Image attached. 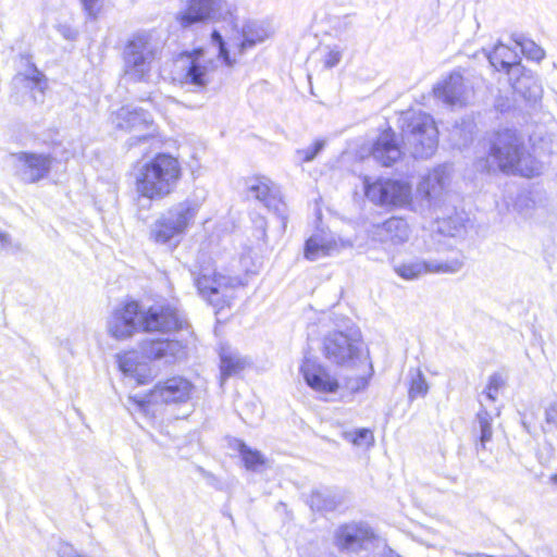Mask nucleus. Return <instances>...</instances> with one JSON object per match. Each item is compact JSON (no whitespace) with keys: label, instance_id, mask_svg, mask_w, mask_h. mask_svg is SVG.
Wrapping results in <instances>:
<instances>
[{"label":"nucleus","instance_id":"1","mask_svg":"<svg viewBox=\"0 0 557 557\" xmlns=\"http://www.w3.org/2000/svg\"><path fill=\"white\" fill-rule=\"evenodd\" d=\"M475 168L481 172L499 170L529 178L543 171V164L528 152L523 136L513 128H502L492 134L488 157L479 159Z\"/></svg>","mask_w":557,"mask_h":557},{"label":"nucleus","instance_id":"2","mask_svg":"<svg viewBox=\"0 0 557 557\" xmlns=\"http://www.w3.org/2000/svg\"><path fill=\"white\" fill-rule=\"evenodd\" d=\"M181 176L182 168L178 160L161 152L138 169L136 190L151 201L162 200L176 189Z\"/></svg>","mask_w":557,"mask_h":557},{"label":"nucleus","instance_id":"3","mask_svg":"<svg viewBox=\"0 0 557 557\" xmlns=\"http://www.w3.org/2000/svg\"><path fill=\"white\" fill-rule=\"evenodd\" d=\"M401 137L405 147L414 159L431 158L438 146V131L433 117L420 110H409L401 114Z\"/></svg>","mask_w":557,"mask_h":557},{"label":"nucleus","instance_id":"4","mask_svg":"<svg viewBox=\"0 0 557 557\" xmlns=\"http://www.w3.org/2000/svg\"><path fill=\"white\" fill-rule=\"evenodd\" d=\"M159 46L148 33L135 34L124 48V73L134 82H148L153 61L158 58Z\"/></svg>","mask_w":557,"mask_h":557},{"label":"nucleus","instance_id":"5","mask_svg":"<svg viewBox=\"0 0 557 557\" xmlns=\"http://www.w3.org/2000/svg\"><path fill=\"white\" fill-rule=\"evenodd\" d=\"M195 389L191 381L181 375H174L156 383L144 397L139 399L129 397V400L147 414L151 405L180 406L189 403Z\"/></svg>","mask_w":557,"mask_h":557},{"label":"nucleus","instance_id":"6","mask_svg":"<svg viewBox=\"0 0 557 557\" xmlns=\"http://www.w3.org/2000/svg\"><path fill=\"white\" fill-rule=\"evenodd\" d=\"M322 352L331 363L351 368L360 359L362 342L359 330L349 326L346 331L329 332L322 341Z\"/></svg>","mask_w":557,"mask_h":557},{"label":"nucleus","instance_id":"7","mask_svg":"<svg viewBox=\"0 0 557 557\" xmlns=\"http://www.w3.org/2000/svg\"><path fill=\"white\" fill-rule=\"evenodd\" d=\"M465 256L460 250L438 255L429 259H411L394 265L395 273L406 281L418 280L425 274H456L465 265Z\"/></svg>","mask_w":557,"mask_h":557},{"label":"nucleus","instance_id":"8","mask_svg":"<svg viewBox=\"0 0 557 557\" xmlns=\"http://www.w3.org/2000/svg\"><path fill=\"white\" fill-rule=\"evenodd\" d=\"M198 206L185 200L171 207L151 227V238L158 244H168L182 236L195 219Z\"/></svg>","mask_w":557,"mask_h":557},{"label":"nucleus","instance_id":"9","mask_svg":"<svg viewBox=\"0 0 557 557\" xmlns=\"http://www.w3.org/2000/svg\"><path fill=\"white\" fill-rule=\"evenodd\" d=\"M198 206L185 200L171 207L151 227V238L158 244H168L182 236L195 219Z\"/></svg>","mask_w":557,"mask_h":557},{"label":"nucleus","instance_id":"10","mask_svg":"<svg viewBox=\"0 0 557 557\" xmlns=\"http://www.w3.org/2000/svg\"><path fill=\"white\" fill-rule=\"evenodd\" d=\"M198 206L185 200L171 207L151 227V238L158 244H168L182 236L195 219Z\"/></svg>","mask_w":557,"mask_h":557},{"label":"nucleus","instance_id":"11","mask_svg":"<svg viewBox=\"0 0 557 557\" xmlns=\"http://www.w3.org/2000/svg\"><path fill=\"white\" fill-rule=\"evenodd\" d=\"M366 197L373 203L382 207H406L411 203V185L397 180H382L374 182L363 177Z\"/></svg>","mask_w":557,"mask_h":557},{"label":"nucleus","instance_id":"12","mask_svg":"<svg viewBox=\"0 0 557 557\" xmlns=\"http://www.w3.org/2000/svg\"><path fill=\"white\" fill-rule=\"evenodd\" d=\"M175 79L182 85H189L195 91H201L210 83L212 62L205 58L203 49H194L180 54L176 62Z\"/></svg>","mask_w":557,"mask_h":557},{"label":"nucleus","instance_id":"13","mask_svg":"<svg viewBox=\"0 0 557 557\" xmlns=\"http://www.w3.org/2000/svg\"><path fill=\"white\" fill-rule=\"evenodd\" d=\"M374 540L373 529L363 521L344 523L333 534V545L339 554L347 557L369 550Z\"/></svg>","mask_w":557,"mask_h":557},{"label":"nucleus","instance_id":"14","mask_svg":"<svg viewBox=\"0 0 557 557\" xmlns=\"http://www.w3.org/2000/svg\"><path fill=\"white\" fill-rule=\"evenodd\" d=\"M12 86L16 92L28 95L34 103H42L48 89V78L32 61L30 55L22 54Z\"/></svg>","mask_w":557,"mask_h":557},{"label":"nucleus","instance_id":"15","mask_svg":"<svg viewBox=\"0 0 557 557\" xmlns=\"http://www.w3.org/2000/svg\"><path fill=\"white\" fill-rule=\"evenodd\" d=\"M195 284L200 295L207 298L212 306L223 308L231 298L230 292L240 285V280L211 272L206 268L195 277Z\"/></svg>","mask_w":557,"mask_h":557},{"label":"nucleus","instance_id":"16","mask_svg":"<svg viewBox=\"0 0 557 557\" xmlns=\"http://www.w3.org/2000/svg\"><path fill=\"white\" fill-rule=\"evenodd\" d=\"M139 326L146 333H170L183 327V320L176 308L170 305L156 304L141 310Z\"/></svg>","mask_w":557,"mask_h":557},{"label":"nucleus","instance_id":"17","mask_svg":"<svg viewBox=\"0 0 557 557\" xmlns=\"http://www.w3.org/2000/svg\"><path fill=\"white\" fill-rule=\"evenodd\" d=\"M248 196L260 201L269 211L274 212L286 226V205L282 200L280 188L268 177L257 176L246 182Z\"/></svg>","mask_w":557,"mask_h":557},{"label":"nucleus","instance_id":"18","mask_svg":"<svg viewBox=\"0 0 557 557\" xmlns=\"http://www.w3.org/2000/svg\"><path fill=\"white\" fill-rule=\"evenodd\" d=\"M141 309L137 301H127L116 308L108 321V332L115 339L132 337L138 330Z\"/></svg>","mask_w":557,"mask_h":557},{"label":"nucleus","instance_id":"19","mask_svg":"<svg viewBox=\"0 0 557 557\" xmlns=\"http://www.w3.org/2000/svg\"><path fill=\"white\" fill-rule=\"evenodd\" d=\"M14 158L16 173L26 184H34L45 178L49 174L53 161L50 154L27 151L15 153Z\"/></svg>","mask_w":557,"mask_h":557},{"label":"nucleus","instance_id":"20","mask_svg":"<svg viewBox=\"0 0 557 557\" xmlns=\"http://www.w3.org/2000/svg\"><path fill=\"white\" fill-rule=\"evenodd\" d=\"M186 2V9L176 15L183 28L213 20L226 9L225 0H187Z\"/></svg>","mask_w":557,"mask_h":557},{"label":"nucleus","instance_id":"21","mask_svg":"<svg viewBox=\"0 0 557 557\" xmlns=\"http://www.w3.org/2000/svg\"><path fill=\"white\" fill-rule=\"evenodd\" d=\"M300 373L307 385L319 393H335L338 381L317 359L306 357L300 366Z\"/></svg>","mask_w":557,"mask_h":557},{"label":"nucleus","instance_id":"22","mask_svg":"<svg viewBox=\"0 0 557 557\" xmlns=\"http://www.w3.org/2000/svg\"><path fill=\"white\" fill-rule=\"evenodd\" d=\"M450 183V174L447 165H438L419 183L418 191L422 194L430 205L438 207L442 197L446 195Z\"/></svg>","mask_w":557,"mask_h":557},{"label":"nucleus","instance_id":"23","mask_svg":"<svg viewBox=\"0 0 557 557\" xmlns=\"http://www.w3.org/2000/svg\"><path fill=\"white\" fill-rule=\"evenodd\" d=\"M139 348L146 358L165 363H173L184 355L183 344L169 338L146 339L140 343Z\"/></svg>","mask_w":557,"mask_h":557},{"label":"nucleus","instance_id":"24","mask_svg":"<svg viewBox=\"0 0 557 557\" xmlns=\"http://www.w3.org/2000/svg\"><path fill=\"white\" fill-rule=\"evenodd\" d=\"M410 227L403 218L393 216L381 224H377L373 231V238L382 244L399 246L408 242Z\"/></svg>","mask_w":557,"mask_h":557},{"label":"nucleus","instance_id":"25","mask_svg":"<svg viewBox=\"0 0 557 557\" xmlns=\"http://www.w3.org/2000/svg\"><path fill=\"white\" fill-rule=\"evenodd\" d=\"M371 154L383 166H392L403 156L396 134L391 128L382 132L374 141Z\"/></svg>","mask_w":557,"mask_h":557},{"label":"nucleus","instance_id":"26","mask_svg":"<svg viewBox=\"0 0 557 557\" xmlns=\"http://www.w3.org/2000/svg\"><path fill=\"white\" fill-rule=\"evenodd\" d=\"M343 246L344 243H338L332 233L320 231L306 240L305 257L310 261H315L338 252Z\"/></svg>","mask_w":557,"mask_h":557},{"label":"nucleus","instance_id":"27","mask_svg":"<svg viewBox=\"0 0 557 557\" xmlns=\"http://www.w3.org/2000/svg\"><path fill=\"white\" fill-rule=\"evenodd\" d=\"M508 77L513 91L525 101L536 102L541 97L542 90L536 78L524 66H515Z\"/></svg>","mask_w":557,"mask_h":557},{"label":"nucleus","instance_id":"28","mask_svg":"<svg viewBox=\"0 0 557 557\" xmlns=\"http://www.w3.org/2000/svg\"><path fill=\"white\" fill-rule=\"evenodd\" d=\"M113 123L126 132L141 131L152 124V117L141 108L125 106L115 112Z\"/></svg>","mask_w":557,"mask_h":557},{"label":"nucleus","instance_id":"29","mask_svg":"<svg viewBox=\"0 0 557 557\" xmlns=\"http://www.w3.org/2000/svg\"><path fill=\"white\" fill-rule=\"evenodd\" d=\"M463 77L459 73H451L434 87L435 97L447 106H461L463 103Z\"/></svg>","mask_w":557,"mask_h":557},{"label":"nucleus","instance_id":"30","mask_svg":"<svg viewBox=\"0 0 557 557\" xmlns=\"http://www.w3.org/2000/svg\"><path fill=\"white\" fill-rule=\"evenodd\" d=\"M486 55L495 70L505 71L508 76L515 66H522L518 52L502 42L496 44Z\"/></svg>","mask_w":557,"mask_h":557},{"label":"nucleus","instance_id":"31","mask_svg":"<svg viewBox=\"0 0 557 557\" xmlns=\"http://www.w3.org/2000/svg\"><path fill=\"white\" fill-rule=\"evenodd\" d=\"M270 29L263 23L248 22L243 27V41L239 45V52L244 53L247 49L255 47L257 44L263 42L270 37Z\"/></svg>","mask_w":557,"mask_h":557},{"label":"nucleus","instance_id":"32","mask_svg":"<svg viewBox=\"0 0 557 557\" xmlns=\"http://www.w3.org/2000/svg\"><path fill=\"white\" fill-rule=\"evenodd\" d=\"M233 448L236 449L248 471L257 472L265 463V457L258 449L249 447L242 440H234Z\"/></svg>","mask_w":557,"mask_h":557},{"label":"nucleus","instance_id":"33","mask_svg":"<svg viewBox=\"0 0 557 557\" xmlns=\"http://www.w3.org/2000/svg\"><path fill=\"white\" fill-rule=\"evenodd\" d=\"M312 510L333 511L339 505L337 497L329 490L313 491L308 500Z\"/></svg>","mask_w":557,"mask_h":557},{"label":"nucleus","instance_id":"34","mask_svg":"<svg viewBox=\"0 0 557 557\" xmlns=\"http://www.w3.org/2000/svg\"><path fill=\"white\" fill-rule=\"evenodd\" d=\"M476 423L479 428V442L476 443V450H484L486 444L492 440V417L485 408H481L476 413Z\"/></svg>","mask_w":557,"mask_h":557},{"label":"nucleus","instance_id":"35","mask_svg":"<svg viewBox=\"0 0 557 557\" xmlns=\"http://www.w3.org/2000/svg\"><path fill=\"white\" fill-rule=\"evenodd\" d=\"M245 368V361L233 354H221V384L225 382L230 376L237 374Z\"/></svg>","mask_w":557,"mask_h":557},{"label":"nucleus","instance_id":"36","mask_svg":"<svg viewBox=\"0 0 557 557\" xmlns=\"http://www.w3.org/2000/svg\"><path fill=\"white\" fill-rule=\"evenodd\" d=\"M517 47L520 48L521 52L531 60L541 61L545 57L544 50L536 45L533 40L523 37L522 35L513 38Z\"/></svg>","mask_w":557,"mask_h":557},{"label":"nucleus","instance_id":"37","mask_svg":"<svg viewBox=\"0 0 557 557\" xmlns=\"http://www.w3.org/2000/svg\"><path fill=\"white\" fill-rule=\"evenodd\" d=\"M544 409V422L542 430L545 433H552L557 431V397L547 399L543 405Z\"/></svg>","mask_w":557,"mask_h":557},{"label":"nucleus","instance_id":"38","mask_svg":"<svg viewBox=\"0 0 557 557\" xmlns=\"http://www.w3.org/2000/svg\"><path fill=\"white\" fill-rule=\"evenodd\" d=\"M437 220L440 232L451 237L459 235L465 227L463 219L457 213L455 215H449L447 218L437 216Z\"/></svg>","mask_w":557,"mask_h":557},{"label":"nucleus","instance_id":"39","mask_svg":"<svg viewBox=\"0 0 557 557\" xmlns=\"http://www.w3.org/2000/svg\"><path fill=\"white\" fill-rule=\"evenodd\" d=\"M429 392V384L425 380L424 374L420 369H416L414 374L410 380L409 398L414 399L418 397H424Z\"/></svg>","mask_w":557,"mask_h":557},{"label":"nucleus","instance_id":"40","mask_svg":"<svg viewBox=\"0 0 557 557\" xmlns=\"http://www.w3.org/2000/svg\"><path fill=\"white\" fill-rule=\"evenodd\" d=\"M119 368L126 376L134 377L138 383H143L140 380L143 366L138 364L133 356L124 355L119 357Z\"/></svg>","mask_w":557,"mask_h":557},{"label":"nucleus","instance_id":"41","mask_svg":"<svg viewBox=\"0 0 557 557\" xmlns=\"http://www.w3.org/2000/svg\"><path fill=\"white\" fill-rule=\"evenodd\" d=\"M325 144L326 143L324 139H317L311 146L304 149H298L296 151V156L300 162H311L324 149Z\"/></svg>","mask_w":557,"mask_h":557},{"label":"nucleus","instance_id":"42","mask_svg":"<svg viewBox=\"0 0 557 557\" xmlns=\"http://www.w3.org/2000/svg\"><path fill=\"white\" fill-rule=\"evenodd\" d=\"M211 41L214 46H216L219 50V57L224 61V63L227 66H232L235 63V60L231 59L223 36L216 29H214L211 34Z\"/></svg>","mask_w":557,"mask_h":557},{"label":"nucleus","instance_id":"43","mask_svg":"<svg viewBox=\"0 0 557 557\" xmlns=\"http://www.w3.org/2000/svg\"><path fill=\"white\" fill-rule=\"evenodd\" d=\"M346 438L356 446H370L374 441L372 432L364 428L358 429L354 433L347 434Z\"/></svg>","mask_w":557,"mask_h":557},{"label":"nucleus","instance_id":"44","mask_svg":"<svg viewBox=\"0 0 557 557\" xmlns=\"http://www.w3.org/2000/svg\"><path fill=\"white\" fill-rule=\"evenodd\" d=\"M505 379L500 373H493L488 379V383L484 392L487 399L495 401L498 391L505 386Z\"/></svg>","mask_w":557,"mask_h":557},{"label":"nucleus","instance_id":"45","mask_svg":"<svg viewBox=\"0 0 557 557\" xmlns=\"http://www.w3.org/2000/svg\"><path fill=\"white\" fill-rule=\"evenodd\" d=\"M343 51L339 47L335 46L331 48L324 57V66L332 69L336 66L342 60Z\"/></svg>","mask_w":557,"mask_h":557},{"label":"nucleus","instance_id":"46","mask_svg":"<svg viewBox=\"0 0 557 557\" xmlns=\"http://www.w3.org/2000/svg\"><path fill=\"white\" fill-rule=\"evenodd\" d=\"M81 4L83 7V10L85 11L86 15L90 20H96L99 14L100 8L98 7V3L101 2V0H79Z\"/></svg>","mask_w":557,"mask_h":557},{"label":"nucleus","instance_id":"47","mask_svg":"<svg viewBox=\"0 0 557 557\" xmlns=\"http://www.w3.org/2000/svg\"><path fill=\"white\" fill-rule=\"evenodd\" d=\"M54 549L59 557H83L70 543L66 542H58V545Z\"/></svg>","mask_w":557,"mask_h":557},{"label":"nucleus","instance_id":"48","mask_svg":"<svg viewBox=\"0 0 557 557\" xmlns=\"http://www.w3.org/2000/svg\"><path fill=\"white\" fill-rule=\"evenodd\" d=\"M368 384H369V379L363 375L357 376L354 379H348L347 383H346L347 387L354 393L364 389L368 386Z\"/></svg>","mask_w":557,"mask_h":557},{"label":"nucleus","instance_id":"49","mask_svg":"<svg viewBox=\"0 0 557 557\" xmlns=\"http://www.w3.org/2000/svg\"><path fill=\"white\" fill-rule=\"evenodd\" d=\"M495 109L499 112H507L512 108V102L508 97L498 96L495 99Z\"/></svg>","mask_w":557,"mask_h":557},{"label":"nucleus","instance_id":"50","mask_svg":"<svg viewBox=\"0 0 557 557\" xmlns=\"http://www.w3.org/2000/svg\"><path fill=\"white\" fill-rule=\"evenodd\" d=\"M58 32L63 38L67 40H75L77 37V32L69 25H59Z\"/></svg>","mask_w":557,"mask_h":557},{"label":"nucleus","instance_id":"51","mask_svg":"<svg viewBox=\"0 0 557 557\" xmlns=\"http://www.w3.org/2000/svg\"><path fill=\"white\" fill-rule=\"evenodd\" d=\"M352 26V22L348 15L344 16L339 23L338 29H348Z\"/></svg>","mask_w":557,"mask_h":557},{"label":"nucleus","instance_id":"52","mask_svg":"<svg viewBox=\"0 0 557 557\" xmlns=\"http://www.w3.org/2000/svg\"><path fill=\"white\" fill-rule=\"evenodd\" d=\"M0 243L5 246L10 243V235L3 232H0Z\"/></svg>","mask_w":557,"mask_h":557},{"label":"nucleus","instance_id":"53","mask_svg":"<svg viewBox=\"0 0 557 557\" xmlns=\"http://www.w3.org/2000/svg\"><path fill=\"white\" fill-rule=\"evenodd\" d=\"M150 137L149 134H146V135H140L137 137L138 140H147L148 138Z\"/></svg>","mask_w":557,"mask_h":557},{"label":"nucleus","instance_id":"54","mask_svg":"<svg viewBox=\"0 0 557 557\" xmlns=\"http://www.w3.org/2000/svg\"><path fill=\"white\" fill-rule=\"evenodd\" d=\"M366 557H374V556H371V555H367Z\"/></svg>","mask_w":557,"mask_h":557}]
</instances>
